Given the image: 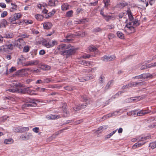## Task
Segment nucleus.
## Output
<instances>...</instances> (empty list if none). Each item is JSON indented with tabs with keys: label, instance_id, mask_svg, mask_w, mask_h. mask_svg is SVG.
<instances>
[{
	"label": "nucleus",
	"instance_id": "nucleus-1",
	"mask_svg": "<svg viewBox=\"0 0 156 156\" xmlns=\"http://www.w3.org/2000/svg\"><path fill=\"white\" fill-rule=\"evenodd\" d=\"M22 15L20 13H15L9 18V21L11 24H21L22 22L19 19L21 17Z\"/></svg>",
	"mask_w": 156,
	"mask_h": 156
},
{
	"label": "nucleus",
	"instance_id": "nucleus-2",
	"mask_svg": "<svg viewBox=\"0 0 156 156\" xmlns=\"http://www.w3.org/2000/svg\"><path fill=\"white\" fill-rule=\"evenodd\" d=\"M77 49L73 46H72L68 50H65L63 52L61 53V55H66L67 58L70 56L74 54L76 52Z\"/></svg>",
	"mask_w": 156,
	"mask_h": 156
},
{
	"label": "nucleus",
	"instance_id": "nucleus-3",
	"mask_svg": "<svg viewBox=\"0 0 156 156\" xmlns=\"http://www.w3.org/2000/svg\"><path fill=\"white\" fill-rule=\"evenodd\" d=\"M6 91L12 92L14 93H19L21 94H25L27 91V89L25 88H15L8 89Z\"/></svg>",
	"mask_w": 156,
	"mask_h": 156
},
{
	"label": "nucleus",
	"instance_id": "nucleus-4",
	"mask_svg": "<svg viewBox=\"0 0 156 156\" xmlns=\"http://www.w3.org/2000/svg\"><path fill=\"white\" fill-rule=\"evenodd\" d=\"M71 45L70 44H63L59 45L57 47L56 50L61 55V53L63 52L62 50H65L68 49L71 47Z\"/></svg>",
	"mask_w": 156,
	"mask_h": 156
},
{
	"label": "nucleus",
	"instance_id": "nucleus-5",
	"mask_svg": "<svg viewBox=\"0 0 156 156\" xmlns=\"http://www.w3.org/2000/svg\"><path fill=\"white\" fill-rule=\"evenodd\" d=\"M128 3L124 0H122L120 2H118L116 5L115 6V8H117L120 9H122L126 6L128 5Z\"/></svg>",
	"mask_w": 156,
	"mask_h": 156
},
{
	"label": "nucleus",
	"instance_id": "nucleus-6",
	"mask_svg": "<svg viewBox=\"0 0 156 156\" xmlns=\"http://www.w3.org/2000/svg\"><path fill=\"white\" fill-rule=\"evenodd\" d=\"M16 44L19 48H22L25 45L26 43L22 38H19L16 41Z\"/></svg>",
	"mask_w": 156,
	"mask_h": 156
},
{
	"label": "nucleus",
	"instance_id": "nucleus-7",
	"mask_svg": "<svg viewBox=\"0 0 156 156\" xmlns=\"http://www.w3.org/2000/svg\"><path fill=\"white\" fill-rule=\"evenodd\" d=\"M39 61L37 60H31L25 62V66H36L39 64Z\"/></svg>",
	"mask_w": 156,
	"mask_h": 156
},
{
	"label": "nucleus",
	"instance_id": "nucleus-8",
	"mask_svg": "<svg viewBox=\"0 0 156 156\" xmlns=\"http://www.w3.org/2000/svg\"><path fill=\"white\" fill-rule=\"evenodd\" d=\"M116 57L114 55H105L101 58V60L104 61H111L115 59Z\"/></svg>",
	"mask_w": 156,
	"mask_h": 156
},
{
	"label": "nucleus",
	"instance_id": "nucleus-9",
	"mask_svg": "<svg viewBox=\"0 0 156 156\" xmlns=\"http://www.w3.org/2000/svg\"><path fill=\"white\" fill-rule=\"evenodd\" d=\"M20 137L23 140H27L32 138V136L31 133H26L25 134L22 135Z\"/></svg>",
	"mask_w": 156,
	"mask_h": 156
},
{
	"label": "nucleus",
	"instance_id": "nucleus-10",
	"mask_svg": "<svg viewBox=\"0 0 156 156\" xmlns=\"http://www.w3.org/2000/svg\"><path fill=\"white\" fill-rule=\"evenodd\" d=\"M67 105L66 104L63 103L62 104V108L63 112V116L64 117H66L68 116L69 114V112L67 110Z\"/></svg>",
	"mask_w": 156,
	"mask_h": 156
},
{
	"label": "nucleus",
	"instance_id": "nucleus-11",
	"mask_svg": "<svg viewBox=\"0 0 156 156\" xmlns=\"http://www.w3.org/2000/svg\"><path fill=\"white\" fill-rule=\"evenodd\" d=\"M10 86L15 88H22L24 87L23 84L20 83H16V82L12 83L10 84Z\"/></svg>",
	"mask_w": 156,
	"mask_h": 156
},
{
	"label": "nucleus",
	"instance_id": "nucleus-12",
	"mask_svg": "<svg viewBox=\"0 0 156 156\" xmlns=\"http://www.w3.org/2000/svg\"><path fill=\"white\" fill-rule=\"evenodd\" d=\"M80 64L86 66L91 67L92 66L93 62L91 61H87L85 60H82L80 61Z\"/></svg>",
	"mask_w": 156,
	"mask_h": 156
},
{
	"label": "nucleus",
	"instance_id": "nucleus-13",
	"mask_svg": "<svg viewBox=\"0 0 156 156\" xmlns=\"http://www.w3.org/2000/svg\"><path fill=\"white\" fill-rule=\"evenodd\" d=\"M130 87H136L139 86H141L143 85V83L142 82H132L129 83Z\"/></svg>",
	"mask_w": 156,
	"mask_h": 156
},
{
	"label": "nucleus",
	"instance_id": "nucleus-14",
	"mask_svg": "<svg viewBox=\"0 0 156 156\" xmlns=\"http://www.w3.org/2000/svg\"><path fill=\"white\" fill-rule=\"evenodd\" d=\"M25 58L23 56H21L18 59L17 63L19 65H21L23 66H25L24 64H25Z\"/></svg>",
	"mask_w": 156,
	"mask_h": 156
},
{
	"label": "nucleus",
	"instance_id": "nucleus-15",
	"mask_svg": "<svg viewBox=\"0 0 156 156\" xmlns=\"http://www.w3.org/2000/svg\"><path fill=\"white\" fill-rule=\"evenodd\" d=\"M4 47L5 49V52L8 51L9 50H12L13 48V44H11L6 43V44L4 45Z\"/></svg>",
	"mask_w": 156,
	"mask_h": 156
},
{
	"label": "nucleus",
	"instance_id": "nucleus-16",
	"mask_svg": "<svg viewBox=\"0 0 156 156\" xmlns=\"http://www.w3.org/2000/svg\"><path fill=\"white\" fill-rule=\"evenodd\" d=\"M149 111L148 110H141L137 112V116H141L146 114L149 113Z\"/></svg>",
	"mask_w": 156,
	"mask_h": 156
},
{
	"label": "nucleus",
	"instance_id": "nucleus-17",
	"mask_svg": "<svg viewBox=\"0 0 156 156\" xmlns=\"http://www.w3.org/2000/svg\"><path fill=\"white\" fill-rule=\"evenodd\" d=\"M66 39L63 40V41L64 42H69L71 40V39H68L69 37H74L73 34H69L66 36Z\"/></svg>",
	"mask_w": 156,
	"mask_h": 156
},
{
	"label": "nucleus",
	"instance_id": "nucleus-18",
	"mask_svg": "<svg viewBox=\"0 0 156 156\" xmlns=\"http://www.w3.org/2000/svg\"><path fill=\"white\" fill-rule=\"evenodd\" d=\"M52 23L49 22L45 23L43 24V27L44 29L48 30L50 29L52 27Z\"/></svg>",
	"mask_w": 156,
	"mask_h": 156
},
{
	"label": "nucleus",
	"instance_id": "nucleus-19",
	"mask_svg": "<svg viewBox=\"0 0 156 156\" xmlns=\"http://www.w3.org/2000/svg\"><path fill=\"white\" fill-rule=\"evenodd\" d=\"M7 21L4 19L2 20L0 22V28H5L7 25Z\"/></svg>",
	"mask_w": 156,
	"mask_h": 156
},
{
	"label": "nucleus",
	"instance_id": "nucleus-20",
	"mask_svg": "<svg viewBox=\"0 0 156 156\" xmlns=\"http://www.w3.org/2000/svg\"><path fill=\"white\" fill-rule=\"evenodd\" d=\"M94 78V76L92 75H89L88 76H87L84 78L81 79L80 81L83 82L88 81L93 79Z\"/></svg>",
	"mask_w": 156,
	"mask_h": 156
},
{
	"label": "nucleus",
	"instance_id": "nucleus-21",
	"mask_svg": "<svg viewBox=\"0 0 156 156\" xmlns=\"http://www.w3.org/2000/svg\"><path fill=\"white\" fill-rule=\"evenodd\" d=\"M114 16L109 15L107 14L104 16V19L107 21L108 22L110 20H112L114 19Z\"/></svg>",
	"mask_w": 156,
	"mask_h": 156
},
{
	"label": "nucleus",
	"instance_id": "nucleus-22",
	"mask_svg": "<svg viewBox=\"0 0 156 156\" xmlns=\"http://www.w3.org/2000/svg\"><path fill=\"white\" fill-rule=\"evenodd\" d=\"M69 9V5L66 3L63 4L61 6V9L62 11L67 10Z\"/></svg>",
	"mask_w": 156,
	"mask_h": 156
},
{
	"label": "nucleus",
	"instance_id": "nucleus-23",
	"mask_svg": "<svg viewBox=\"0 0 156 156\" xmlns=\"http://www.w3.org/2000/svg\"><path fill=\"white\" fill-rule=\"evenodd\" d=\"M14 36L13 34L12 33H5L4 34V37L6 38H11Z\"/></svg>",
	"mask_w": 156,
	"mask_h": 156
},
{
	"label": "nucleus",
	"instance_id": "nucleus-24",
	"mask_svg": "<svg viewBox=\"0 0 156 156\" xmlns=\"http://www.w3.org/2000/svg\"><path fill=\"white\" fill-rule=\"evenodd\" d=\"M145 142H143V143H135L133 146V149H135L137 148V147H139L143 145H144L145 143Z\"/></svg>",
	"mask_w": 156,
	"mask_h": 156
},
{
	"label": "nucleus",
	"instance_id": "nucleus-25",
	"mask_svg": "<svg viewBox=\"0 0 156 156\" xmlns=\"http://www.w3.org/2000/svg\"><path fill=\"white\" fill-rule=\"evenodd\" d=\"M12 7L10 9V11L11 12H13L16 11L17 9V6L16 4L13 3H11Z\"/></svg>",
	"mask_w": 156,
	"mask_h": 156
},
{
	"label": "nucleus",
	"instance_id": "nucleus-26",
	"mask_svg": "<svg viewBox=\"0 0 156 156\" xmlns=\"http://www.w3.org/2000/svg\"><path fill=\"white\" fill-rule=\"evenodd\" d=\"M135 31V30L134 27L133 26L131 27L129 30H127V31L126 32L127 34H132Z\"/></svg>",
	"mask_w": 156,
	"mask_h": 156
},
{
	"label": "nucleus",
	"instance_id": "nucleus-27",
	"mask_svg": "<svg viewBox=\"0 0 156 156\" xmlns=\"http://www.w3.org/2000/svg\"><path fill=\"white\" fill-rule=\"evenodd\" d=\"M117 36L120 38L121 39H124L125 36L122 33L121 31H118L116 33Z\"/></svg>",
	"mask_w": 156,
	"mask_h": 156
},
{
	"label": "nucleus",
	"instance_id": "nucleus-28",
	"mask_svg": "<svg viewBox=\"0 0 156 156\" xmlns=\"http://www.w3.org/2000/svg\"><path fill=\"white\" fill-rule=\"evenodd\" d=\"M35 17L38 21H41L44 18V16L43 15L38 14H36L35 15Z\"/></svg>",
	"mask_w": 156,
	"mask_h": 156
},
{
	"label": "nucleus",
	"instance_id": "nucleus-29",
	"mask_svg": "<svg viewBox=\"0 0 156 156\" xmlns=\"http://www.w3.org/2000/svg\"><path fill=\"white\" fill-rule=\"evenodd\" d=\"M143 76L144 79H147L148 78H151L152 77V75L150 73H145L143 74Z\"/></svg>",
	"mask_w": 156,
	"mask_h": 156
},
{
	"label": "nucleus",
	"instance_id": "nucleus-30",
	"mask_svg": "<svg viewBox=\"0 0 156 156\" xmlns=\"http://www.w3.org/2000/svg\"><path fill=\"white\" fill-rule=\"evenodd\" d=\"M73 11L72 10H70L67 12L66 14V17H71L73 16Z\"/></svg>",
	"mask_w": 156,
	"mask_h": 156
},
{
	"label": "nucleus",
	"instance_id": "nucleus-31",
	"mask_svg": "<svg viewBox=\"0 0 156 156\" xmlns=\"http://www.w3.org/2000/svg\"><path fill=\"white\" fill-rule=\"evenodd\" d=\"M113 80H111L108 82L105 87V90H107L110 87L111 85L113 83Z\"/></svg>",
	"mask_w": 156,
	"mask_h": 156
},
{
	"label": "nucleus",
	"instance_id": "nucleus-32",
	"mask_svg": "<svg viewBox=\"0 0 156 156\" xmlns=\"http://www.w3.org/2000/svg\"><path fill=\"white\" fill-rule=\"evenodd\" d=\"M53 80L51 78H46L43 80V83H49L53 81Z\"/></svg>",
	"mask_w": 156,
	"mask_h": 156
},
{
	"label": "nucleus",
	"instance_id": "nucleus-33",
	"mask_svg": "<svg viewBox=\"0 0 156 156\" xmlns=\"http://www.w3.org/2000/svg\"><path fill=\"white\" fill-rule=\"evenodd\" d=\"M13 142V140L11 138L5 139L4 140V143L6 144H9L12 143Z\"/></svg>",
	"mask_w": 156,
	"mask_h": 156
},
{
	"label": "nucleus",
	"instance_id": "nucleus-34",
	"mask_svg": "<svg viewBox=\"0 0 156 156\" xmlns=\"http://www.w3.org/2000/svg\"><path fill=\"white\" fill-rule=\"evenodd\" d=\"M137 111L136 110L132 111L129 113H127L128 115H134L135 117H136L137 116Z\"/></svg>",
	"mask_w": 156,
	"mask_h": 156
},
{
	"label": "nucleus",
	"instance_id": "nucleus-35",
	"mask_svg": "<svg viewBox=\"0 0 156 156\" xmlns=\"http://www.w3.org/2000/svg\"><path fill=\"white\" fill-rule=\"evenodd\" d=\"M149 146L153 149L156 147V140L154 142L150 143Z\"/></svg>",
	"mask_w": 156,
	"mask_h": 156
},
{
	"label": "nucleus",
	"instance_id": "nucleus-36",
	"mask_svg": "<svg viewBox=\"0 0 156 156\" xmlns=\"http://www.w3.org/2000/svg\"><path fill=\"white\" fill-rule=\"evenodd\" d=\"M20 132H24L27 131H28L29 128L28 127H20Z\"/></svg>",
	"mask_w": 156,
	"mask_h": 156
},
{
	"label": "nucleus",
	"instance_id": "nucleus-37",
	"mask_svg": "<svg viewBox=\"0 0 156 156\" xmlns=\"http://www.w3.org/2000/svg\"><path fill=\"white\" fill-rule=\"evenodd\" d=\"M31 72L36 74H40V70L37 69L31 70Z\"/></svg>",
	"mask_w": 156,
	"mask_h": 156
},
{
	"label": "nucleus",
	"instance_id": "nucleus-38",
	"mask_svg": "<svg viewBox=\"0 0 156 156\" xmlns=\"http://www.w3.org/2000/svg\"><path fill=\"white\" fill-rule=\"evenodd\" d=\"M41 67L42 69L45 70H48L51 69V67L46 64L42 65Z\"/></svg>",
	"mask_w": 156,
	"mask_h": 156
},
{
	"label": "nucleus",
	"instance_id": "nucleus-39",
	"mask_svg": "<svg viewBox=\"0 0 156 156\" xmlns=\"http://www.w3.org/2000/svg\"><path fill=\"white\" fill-rule=\"evenodd\" d=\"M105 78V77L104 76L102 75H101L99 78V83H100V84L103 83L104 82V80Z\"/></svg>",
	"mask_w": 156,
	"mask_h": 156
},
{
	"label": "nucleus",
	"instance_id": "nucleus-40",
	"mask_svg": "<svg viewBox=\"0 0 156 156\" xmlns=\"http://www.w3.org/2000/svg\"><path fill=\"white\" fill-rule=\"evenodd\" d=\"M23 51L24 52H27L30 50V46H27L23 47Z\"/></svg>",
	"mask_w": 156,
	"mask_h": 156
},
{
	"label": "nucleus",
	"instance_id": "nucleus-41",
	"mask_svg": "<svg viewBox=\"0 0 156 156\" xmlns=\"http://www.w3.org/2000/svg\"><path fill=\"white\" fill-rule=\"evenodd\" d=\"M103 2L105 4V7L107 8L110 5V0H103Z\"/></svg>",
	"mask_w": 156,
	"mask_h": 156
},
{
	"label": "nucleus",
	"instance_id": "nucleus-42",
	"mask_svg": "<svg viewBox=\"0 0 156 156\" xmlns=\"http://www.w3.org/2000/svg\"><path fill=\"white\" fill-rule=\"evenodd\" d=\"M150 138V135L145 136L144 137H141L140 139H139V141H144V140H146L149 139Z\"/></svg>",
	"mask_w": 156,
	"mask_h": 156
},
{
	"label": "nucleus",
	"instance_id": "nucleus-43",
	"mask_svg": "<svg viewBox=\"0 0 156 156\" xmlns=\"http://www.w3.org/2000/svg\"><path fill=\"white\" fill-rule=\"evenodd\" d=\"M56 1L55 0H49L48 2V5L50 6H55V2Z\"/></svg>",
	"mask_w": 156,
	"mask_h": 156
},
{
	"label": "nucleus",
	"instance_id": "nucleus-44",
	"mask_svg": "<svg viewBox=\"0 0 156 156\" xmlns=\"http://www.w3.org/2000/svg\"><path fill=\"white\" fill-rule=\"evenodd\" d=\"M117 129L115 130L114 131H113L112 133H110L108 135L106 136V138H109L111 137L117 131Z\"/></svg>",
	"mask_w": 156,
	"mask_h": 156
},
{
	"label": "nucleus",
	"instance_id": "nucleus-45",
	"mask_svg": "<svg viewBox=\"0 0 156 156\" xmlns=\"http://www.w3.org/2000/svg\"><path fill=\"white\" fill-rule=\"evenodd\" d=\"M89 49L90 51L94 52L96 51L97 49L94 46H90L89 47Z\"/></svg>",
	"mask_w": 156,
	"mask_h": 156
},
{
	"label": "nucleus",
	"instance_id": "nucleus-46",
	"mask_svg": "<svg viewBox=\"0 0 156 156\" xmlns=\"http://www.w3.org/2000/svg\"><path fill=\"white\" fill-rule=\"evenodd\" d=\"M73 108V110L75 111H77L81 109V108H80V105H75Z\"/></svg>",
	"mask_w": 156,
	"mask_h": 156
},
{
	"label": "nucleus",
	"instance_id": "nucleus-47",
	"mask_svg": "<svg viewBox=\"0 0 156 156\" xmlns=\"http://www.w3.org/2000/svg\"><path fill=\"white\" fill-rule=\"evenodd\" d=\"M36 101L35 99H33L30 98H27L26 100L27 102L29 103H35V101Z\"/></svg>",
	"mask_w": 156,
	"mask_h": 156
},
{
	"label": "nucleus",
	"instance_id": "nucleus-48",
	"mask_svg": "<svg viewBox=\"0 0 156 156\" xmlns=\"http://www.w3.org/2000/svg\"><path fill=\"white\" fill-rule=\"evenodd\" d=\"M29 35L26 33L24 34H20L19 35V37L23 38H26L29 37Z\"/></svg>",
	"mask_w": 156,
	"mask_h": 156
},
{
	"label": "nucleus",
	"instance_id": "nucleus-49",
	"mask_svg": "<svg viewBox=\"0 0 156 156\" xmlns=\"http://www.w3.org/2000/svg\"><path fill=\"white\" fill-rule=\"evenodd\" d=\"M93 55H91L89 54H85L83 56V58L85 59L89 58L91 57H92Z\"/></svg>",
	"mask_w": 156,
	"mask_h": 156
},
{
	"label": "nucleus",
	"instance_id": "nucleus-50",
	"mask_svg": "<svg viewBox=\"0 0 156 156\" xmlns=\"http://www.w3.org/2000/svg\"><path fill=\"white\" fill-rule=\"evenodd\" d=\"M128 15L130 20L132 21V20H133V17L130 11L128 12Z\"/></svg>",
	"mask_w": 156,
	"mask_h": 156
},
{
	"label": "nucleus",
	"instance_id": "nucleus-51",
	"mask_svg": "<svg viewBox=\"0 0 156 156\" xmlns=\"http://www.w3.org/2000/svg\"><path fill=\"white\" fill-rule=\"evenodd\" d=\"M102 29L100 27H97L94 28L93 30V31L94 32L97 33L101 31Z\"/></svg>",
	"mask_w": 156,
	"mask_h": 156
},
{
	"label": "nucleus",
	"instance_id": "nucleus-52",
	"mask_svg": "<svg viewBox=\"0 0 156 156\" xmlns=\"http://www.w3.org/2000/svg\"><path fill=\"white\" fill-rule=\"evenodd\" d=\"M142 78H143V74H142L140 75L136 76L133 77V79H141Z\"/></svg>",
	"mask_w": 156,
	"mask_h": 156
},
{
	"label": "nucleus",
	"instance_id": "nucleus-53",
	"mask_svg": "<svg viewBox=\"0 0 156 156\" xmlns=\"http://www.w3.org/2000/svg\"><path fill=\"white\" fill-rule=\"evenodd\" d=\"M60 118V116L58 115H53L51 117V119H57Z\"/></svg>",
	"mask_w": 156,
	"mask_h": 156
},
{
	"label": "nucleus",
	"instance_id": "nucleus-54",
	"mask_svg": "<svg viewBox=\"0 0 156 156\" xmlns=\"http://www.w3.org/2000/svg\"><path fill=\"white\" fill-rule=\"evenodd\" d=\"M80 106L81 109L84 108L87 106V103L84 102V103L80 105Z\"/></svg>",
	"mask_w": 156,
	"mask_h": 156
},
{
	"label": "nucleus",
	"instance_id": "nucleus-55",
	"mask_svg": "<svg viewBox=\"0 0 156 156\" xmlns=\"http://www.w3.org/2000/svg\"><path fill=\"white\" fill-rule=\"evenodd\" d=\"M64 88L65 90H67L68 91H72L73 90V88L72 87L70 86H66L64 87Z\"/></svg>",
	"mask_w": 156,
	"mask_h": 156
},
{
	"label": "nucleus",
	"instance_id": "nucleus-56",
	"mask_svg": "<svg viewBox=\"0 0 156 156\" xmlns=\"http://www.w3.org/2000/svg\"><path fill=\"white\" fill-rule=\"evenodd\" d=\"M115 37V35L113 34L110 33L108 35V38L109 40Z\"/></svg>",
	"mask_w": 156,
	"mask_h": 156
},
{
	"label": "nucleus",
	"instance_id": "nucleus-57",
	"mask_svg": "<svg viewBox=\"0 0 156 156\" xmlns=\"http://www.w3.org/2000/svg\"><path fill=\"white\" fill-rule=\"evenodd\" d=\"M82 101L86 103V101H87V98L86 95H83L81 97Z\"/></svg>",
	"mask_w": 156,
	"mask_h": 156
},
{
	"label": "nucleus",
	"instance_id": "nucleus-58",
	"mask_svg": "<svg viewBox=\"0 0 156 156\" xmlns=\"http://www.w3.org/2000/svg\"><path fill=\"white\" fill-rule=\"evenodd\" d=\"M43 45L47 48H50L52 47L51 44L49 43H44Z\"/></svg>",
	"mask_w": 156,
	"mask_h": 156
},
{
	"label": "nucleus",
	"instance_id": "nucleus-59",
	"mask_svg": "<svg viewBox=\"0 0 156 156\" xmlns=\"http://www.w3.org/2000/svg\"><path fill=\"white\" fill-rule=\"evenodd\" d=\"M148 68H151L156 66V62L154 63H152L151 64H148Z\"/></svg>",
	"mask_w": 156,
	"mask_h": 156
},
{
	"label": "nucleus",
	"instance_id": "nucleus-60",
	"mask_svg": "<svg viewBox=\"0 0 156 156\" xmlns=\"http://www.w3.org/2000/svg\"><path fill=\"white\" fill-rule=\"evenodd\" d=\"M7 12L6 11H4L1 14V17L3 18L7 16Z\"/></svg>",
	"mask_w": 156,
	"mask_h": 156
},
{
	"label": "nucleus",
	"instance_id": "nucleus-61",
	"mask_svg": "<svg viewBox=\"0 0 156 156\" xmlns=\"http://www.w3.org/2000/svg\"><path fill=\"white\" fill-rule=\"evenodd\" d=\"M25 69H22L21 70H18L17 72V73L18 75H22L23 73L25 71Z\"/></svg>",
	"mask_w": 156,
	"mask_h": 156
},
{
	"label": "nucleus",
	"instance_id": "nucleus-62",
	"mask_svg": "<svg viewBox=\"0 0 156 156\" xmlns=\"http://www.w3.org/2000/svg\"><path fill=\"white\" fill-rule=\"evenodd\" d=\"M133 24L135 26H138L140 23V22L138 20H135L134 22H133Z\"/></svg>",
	"mask_w": 156,
	"mask_h": 156
},
{
	"label": "nucleus",
	"instance_id": "nucleus-63",
	"mask_svg": "<svg viewBox=\"0 0 156 156\" xmlns=\"http://www.w3.org/2000/svg\"><path fill=\"white\" fill-rule=\"evenodd\" d=\"M13 130L15 132H20V127H15L13 129Z\"/></svg>",
	"mask_w": 156,
	"mask_h": 156
},
{
	"label": "nucleus",
	"instance_id": "nucleus-64",
	"mask_svg": "<svg viewBox=\"0 0 156 156\" xmlns=\"http://www.w3.org/2000/svg\"><path fill=\"white\" fill-rule=\"evenodd\" d=\"M56 11L55 9H53L52 10V11L48 13V14H49V15L50 16H53L55 13L56 12Z\"/></svg>",
	"mask_w": 156,
	"mask_h": 156
}]
</instances>
